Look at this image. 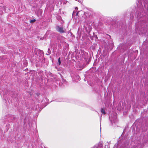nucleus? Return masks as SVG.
<instances>
[{"mask_svg": "<svg viewBox=\"0 0 148 148\" xmlns=\"http://www.w3.org/2000/svg\"><path fill=\"white\" fill-rule=\"evenodd\" d=\"M147 11H148V9H147Z\"/></svg>", "mask_w": 148, "mask_h": 148, "instance_id": "nucleus-14", "label": "nucleus"}, {"mask_svg": "<svg viewBox=\"0 0 148 148\" xmlns=\"http://www.w3.org/2000/svg\"><path fill=\"white\" fill-rule=\"evenodd\" d=\"M56 29L57 31L60 33H64L65 32V29H63V27H60L59 26L56 27Z\"/></svg>", "mask_w": 148, "mask_h": 148, "instance_id": "nucleus-1", "label": "nucleus"}, {"mask_svg": "<svg viewBox=\"0 0 148 148\" xmlns=\"http://www.w3.org/2000/svg\"><path fill=\"white\" fill-rule=\"evenodd\" d=\"M36 20L35 19H34L32 20H31L30 21L31 23H34L35 21Z\"/></svg>", "mask_w": 148, "mask_h": 148, "instance_id": "nucleus-8", "label": "nucleus"}, {"mask_svg": "<svg viewBox=\"0 0 148 148\" xmlns=\"http://www.w3.org/2000/svg\"><path fill=\"white\" fill-rule=\"evenodd\" d=\"M101 112L103 113L104 114H106V113H105V110H104V109H103V108H101Z\"/></svg>", "mask_w": 148, "mask_h": 148, "instance_id": "nucleus-3", "label": "nucleus"}, {"mask_svg": "<svg viewBox=\"0 0 148 148\" xmlns=\"http://www.w3.org/2000/svg\"><path fill=\"white\" fill-rule=\"evenodd\" d=\"M93 148H97L96 147H94Z\"/></svg>", "mask_w": 148, "mask_h": 148, "instance_id": "nucleus-12", "label": "nucleus"}, {"mask_svg": "<svg viewBox=\"0 0 148 148\" xmlns=\"http://www.w3.org/2000/svg\"><path fill=\"white\" fill-rule=\"evenodd\" d=\"M75 10H77V9H78V8H77V7H76V8H75Z\"/></svg>", "mask_w": 148, "mask_h": 148, "instance_id": "nucleus-10", "label": "nucleus"}, {"mask_svg": "<svg viewBox=\"0 0 148 148\" xmlns=\"http://www.w3.org/2000/svg\"><path fill=\"white\" fill-rule=\"evenodd\" d=\"M142 4H140V5H138L137 4V7L138 8H140V9H141L142 8Z\"/></svg>", "mask_w": 148, "mask_h": 148, "instance_id": "nucleus-7", "label": "nucleus"}, {"mask_svg": "<svg viewBox=\"0 0 148 148\" xmlns=\"http://www.w3.org/2000/svg\"><path fill=\"white\" fill-rule=\"evenodd\" d=\"M59 18H61V17L60 16H59Z\"/></svg>", "mask_w": 148, "mask_h": 148, "instance_id": "nucleus-11", "label": "nucleus"}, {"mask_svg": "<svg viewBox=\"0 0 148 148\" xmlns=\"http://www.w3.org/2000/svg\"><path fill=\"white\" fill-rule=\"evenodd\" d=\"M49 51H50V49H48V53H50V52H49Z\"/></svg>", "mask_w": 148, "mask_h": 148, "instance_id": "nucleus-9", "label": "nucleus"}, {"mask_svg": "<svg viewBox=\"0 0 148 148\" xmlns=\"http://www.w3.org/2000/svg\"><path fill=\"white\" fill-rule=\"evenodd\" d=\"M1 8V10L0 11V15H2L3 13L2 11L3 10H4L5 11L6 9V7H3ZM0 9H1V8Z\"/></svg>", "mask_w": 148, "mask_h": 148, "instance_id": "nucleus-2", "label": "nucleus"}, {"mask_svg": "<svg viewBox=\"0 0 148 148\" xmlns=\"http://www.w3.org/2000/svg\"><path fill=\"white\" fill-rule=\"evenodd\" d=\"M76 78L79 81L80 80V77H79V76L78 75H76Z\"/></svg>", "mask_w": 148, "mask_h": 148, "instance_id": "nucleus-4", "label": "nucleus"}, {"mask_svg": "<svg viewBox=\"0 0 148 148\" xmlns=\"http://www.w3.org/2000/svg\"><path fill=\"white\" fill-rule=\"evenodd\" d=\"M61 63L60 58H59L58 59V64L59 65H60Z\"/></svg>", "mask_w": 148, "mask_h": 148, "instance_id": "nucleus-5", "label": "nucleus"}, {"mask_svg": "<svg viewBox=\"0 0 148 148\" xmlns=\"http://www.w3.org/2000/svg\"><path fill=\"white\" fill-rule=\"evenodd\" d=\"M76 1H78V0H75Z\"/></svg>", "mask_w": 148, "mask_h": 148, "instance_id": "nucleus-13", "label": "nucleus"}, {"mask_svg": "<svg viewBox=\"0 0 148 148\" xmlns=\"http://www.w3.org/2000/svg\"><path fill=\"white\" fill-rule=\"evenodd\" d=\"M76 16H77V14H78V12H75V11H74L73 13V16H74V15H75V14H76Z\"/></svg>", "mask_w": 148, "mask_h": 148, "instance_id": "nucleus-6", "label": "nucleus"}]
</instances>
